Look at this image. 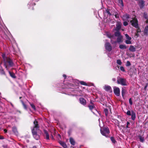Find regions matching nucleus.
Segmentation results:
<instances>
[{"label": "nucleus", "mask_w": 148, "mask_h": 148, "mask_svg": "<svg viewBox=\"0 0 148 148\" xmlns=\"http://www.w3.org/2000/svg\"><path fill=\"white\" fill-rule=\"evenodd\" d=\"M122 18L124 21H127L128 22L130 21L132 25L133 26L136 27L138 25V21L136 18H133L130 17V15L128 14H125L124 15Z\"/></svg>", "instance_id": "nucleus-1"}, {"label": "nucleus", "mask_w": 148, "mask_h": 148, "mask_svg": "<svg viewBox=\"0 0 148 148\" xmlns=\"http://www.w3.org/2000/svg\"><path fill=\"white\" fill-rule=\"evenodd\" d=\"M2 57L4 61V65L7 70H8L9 68L13 66V63L9 57L6 56L5 54H3Z\"/></svg>", "instance_id": "nucleus-2"}, {"label": "nucleus", "mask_w": 148, "mask_h": 148, "mask_svg": "<svg viewBox=\"0 0 148 148\" xmlns=\"http://www.w3.org/2000/svg\"><path fill=\"white\" fill-rule=\"evenodd\" d=\"M34 127L33 129L32 130V132L34 137L36 140H38L40 138L39 136L37 134V131L39 130V126L38 125V122L35 120L34 122Z\"/></svg>", "instance_id": "nucleus-3"}, {"label": "nucleus", "mask_w": 148, "mask_h": 148, "mask_svg": "<svg viewBox=\"0 0 148 148\" xmlns=\"http://www.w3.org/2000/svg\"><path fill=\"white\" fill-rule=\"evenodd\" d=\"M120 29V28H115L114 30L115 31L114 34L115 36L118 37L117 40V42H121L122 39V37L120 34L119 32Z\"/></svg>", "instance_id": "nucleus-4"}, {"label": "nucleus", "mask_w": 148, "mask_h": 148, "mask_svg": "<svg viewBox=\"0 0 148 148\" xmlns=\"http://www.w3.org/2000/svg\"><path fill=\"white\" fill-rule=\"evenodd\" d=\"M100 131L101 133L103 135L107 137L108 136V134L110 133V131L108 128H101Z\"/></svg>", "instance_id": "nucleus-5"}, {"label": "nucleus", "mask_w": 148, "mask_h": 148, "mask_svg": "<svg viewBox=\"0 0 148 148\" xmlns=\"http://www.w3.org/2000/svg\"><path fill=\"white\" fill-rule=\"evenodd\" d=\"M117 83L123 86L126 85V80L119 77H117Z\"/></svg>", "instance_id": "nucleus-6"}, {"label": "nucleus", "mask_w": 148, "mask_h": 148, "mask_svg": "<svg viewBox=\"0 0 148 148\" xmlns=\"http://www.w3.org/2000/svg\"><path fill=\"white\" fill-rule=\"evenodd\" d=\"M126 114L128 116H131V118L132 120H134L136 118V114L133 110H132L131 112L130 110H128L126 112Z\"/></svg>", "instance_id": "nucleus-7"}, {"label": "nucleus", "mask_w": 148, "mask_h": 148, "mask_svg": "<svg viewBox=\"0 0 148 148\" xmlns=\"http://www.w3.org/2000/svg\"><path fill=\"white\" fill-rule=\"evenodd\" d=\"M125 35L127 39V40L125 41V43L127 44H132V42L131 41V40L132 39L131 38L129 37V36L127 34H125Z\"/></svg>", "instance_id": "nucleus-8"}, {"label": "nucleus", "mask_w": 148, "mask_h": 148, "mask_svg": "<svg viewBox=\"0 0 148 148\" xmlns=\"http://www.w3.org/2000/svg\"><path fill=\"white\" fill-rule=\"evenodd\" d=\"M114 92L115 94L117 96H119L120 95V89L117 87L114 86Z\"/></svg>", "instance_id": "nucleus-9"}, {"label": "nucleus", "mask_w": 148, "mask_h": 148, "mask_svg": "<svg viewBox=\"0 0 148 148\" xmlns=\"http://www.w3.org/2000/svg\"><path fill=\"white\" fill-rule=\"evenodd\" d=\"M106 49L108 51L112 50V47L110 44L109 42H106L105 44Z\"/></svg>", "instance_id": "nucleus-10"}, {"label": "nucleus", "mask_w": 148, "mask_h": 148, "mask_svg": "<svg viewBox=\"0 0 148 148\" xmlns=\"http://www.w3.org/2000/svg\"><path fill=\"white\" fill-rule=\"evenodd\" d=\"M105 35H106L108 38L111 39V43L112 44H113L114 43L113 42H112V39H114V36L113 35H112L109 32H106L105 33Z\"/></svg>", "instance_id": "nucleus-11"}, {"label": "nucleus", "mask_w": 148, "mask_h": 148, "mask_svg": "<svg viewBox=\"0 0 148 148\" xmlns=\"http://www.w3.org/2000/svg\"><path fill=\"white\" fill-rule=\"evenodd\" d=\"M144 1L142 0H139L138 2V4L141 8H143L144 6Z\"/></svg>", "instance_id": "nucleus-12"}, {"label": "nucleus", "mask_w": 148, "mask_h": 148, "mask_svg": "<svg viewBox=\"0 0 148 148\" xmlns=\"http://www.w3.org/2000/svg\"><path fill=\"white\" fill-rule=\"evenodd\" d=\"M79 101L80 103L81 104L84 105H86V101L84 98H80L79 99Z\"/></svg>", "instance_id": "nucleus-13"}, {"label": "nucleus", "mask_w": 148, "mask_h": 148, "mask_svg": "<svg viewBox=\"0 0 148 148\" xmlns=\"http://www.w3.org/2000/svg\"><path fill=\"white\" fill-rule=\"evenodd\" d=\"M59 142L60 144L64 148H67V146L66 144L64 142L61 141H60Z\"/></svg>", "instance_id": "nucleus-14"}, {"label": "nucleus", "mask_w": 148, "mask_h": 148, "mask_svg": "<svg viewBox=\"0 0 148 148\" xmlns=\"http://www.w3.org/2000/svg\"><path fill=\"white\" fill-rule=\"evenodd\" d=\"M104 89L107 91H110L111 90V88L109 86H104Z\"/></svg>", "instance_id": "nucleus-15"}, {"label": "nucleus", "mask_w": 148, "mask_h": 148, "mask_svg": "<svg viewBox=\"0 0 148 148\" xmlns=\"http://www.w3.org/2000/svg\"><path fill=\"white\" fill-rule=\"evenodd\" d=\"M129 50L131 51L134 52L136 51V48L134 46L131 45L130 46Z\"/></svg>", "instance_id": "nucleus-16"}, {"label": "nucleus", "mask_w": 148, "mask_h": 148, "mask_svg": "<svg viewBox=\"0 0 148 148\" xmlns=\"http://www.w3.org/2000/svg\"><path fill=\"white\" fill-rule=\"evenodd\" d=\"M44 133L45 134L46 138L47 140H49V134L45 130L44 131Z\"/></svg>", "instance_id": "nucleus-17"}, {"label": "nucleus", "mask_w": 148, "mask_h": 148, "mask_svg": "<svg viewBox=\"0 0 148 148\" xmlns=\"http://www.w3.org/2000/svg\"><path fill=\"white\" fill-rule=\"evenodd\" d=\"M118 4L121 7H123V4L122 0H118Z\"/></svg>", "instance_id": "nucleus-18"}, {"label": "nucleus", "mask_w": 148, "mask_h": 148, "mask_svg": "<svg viewBox=\"0 0 148 148\" xmlns=\"http://www.w3.org/2000/svg\"><path fill=\"white\" fill-rule=\"evenodd\" d=\"M121 25L122 23L120 22H116V28H121Z\"/></svg>", "instance_id": "nucleus-19"}, {"label": "nucleus", "mask_w": 148, "mask_h": 148, "mask_svg": "<svg viewBox=\"0 0 148 148\" xmlns=\"http://www.w3.org/2000/svg\"><path fill=\"white\" fill-rule=\"evenodd\" d=\"M13 132L16 134H17L18 132L17 130V129L15 127H14L12 128Z\"/></svg>", "instance_id": "nucleus-20"}, {"label": "nucleus", "mask_w": 148, "mask_h": 148, "mask_svg": "<svg viewBox=\"0 0 148 148\" xmlns=\"http://www.w3.org/2000/svg\"><path fill=\"white\" fill-rule=\"evenodd\" d=\"M9 73L10 76L12 78H16V76L15 74L12 73L10 71H9Z\"/></svg>", "instance_id": "nucleus-21"}, {"label": "nucleus", "mask_w": 148, "mask_h": 148, "mask_svg": "<svg viewBox=\"0 0 148 148\" xmlns=\"http://www.w3.org/2000/svg\"><path fill=\"white\" fill-rule=\"evenodd\" d=\"M70 141L71 143L73 145H74L75 144V142L74 140L72 138H70Z\"/></svg>", "instance_id": "nucleus-22"}, {"label": "nucleus", "mask_w": 148, "mask_h": 148, "mask_svg": "<svg viewBox=\"0 0 148 148\" xmlns=\"http://www.w3.org/2000/svg\"><path fill=\"white\" fill-rule=\"evenodd\" d=\"M119 48L121 49H126V48L125 45H120L119 46Z\"/></svg>", "instance_id": "nucleus-23"}, {"label": "nucleus", "mask_w": 148, "mask_h": 148, "mask_svg": "<svg viewBox=\"0 0 148 148\" xmlns=\"http://www.w3.org/2000/svg\"><path fill=\"white\" fill-rule=\"evenodd\" d=\"M88 107L89 109L92 110L93 109H95V106L93 105L89 106Z\"/></svg>", "instance_id": "nucleus-24"}, {"label": "nucleus", "mask_w": 148, "mask_h": 148, "mask_svg": "<svg viewBox=\"0 0 148 148\" xmlns=\"http://www.w3.org/2000/svg\"><path fill=\"white\" fill-rule=\"evenodd\" d=\"M139 138L140 140V141L141 142H143L144 141V138L143 137H141L140 136H139Z\"/></svg>", "instance_id": "nucleus-25"}, {"label": "nucleus", "mask_w": 148, "mask_h": 148, "mask_svg": "<svg viewBox=\"0 0 148 148\" xmlns=\"http://www.w3.org/2000/svg\"><path fill=\"white\" fill-rule=\"evenodd\" d=\"M79 83L82 85H84L85 86L87 85V84L85 82H84L83 81H81L79 82Z\"/></svg>", "instance_id": "nucleus-26"}, {"label": "nucleus", "mask_w": 148, "mask_h": 148, "mask_svg": "<svg viewBox=\"0 0 148 148\" xmlns=\"http://www.w3.org/2000/svg\"><path fill=\"white\" fill-rule=\"evenodd\" d=\"M104 112L105 115L107 116L108 114V110L107 109H105L104 110Z\"/></svg>", "instance_id": "nucleus-27"}, {"label": "nucleus", "mask_w": 148, "mask_h": 148, "mask_svg": "<svg viewBox=\"0 0 148 148\" xmlns=\"http://www.w3.org/2000/svg\"><path fill=\"white\" fill-rule=\"evenodd\" d=\"M117 63L119 65H121L122 64V62L120 60H117Z\"/></svg>", "instance_id": "nucleus-28"}, {"label": "nucleus", "mask_w": 148, "mask_h": 148, "mask_svg": "<svg viewBox=\"0 0 148 148\" xmlns=\"http://www.w3.org/2000/svg\"><path fill=\"white\" fill-rule=\"evenodd\" d=\"M112 142L113 143H115L116 142V140L113 137H111L110 138Z\"/></svg>", "instance_id": "nucleus-29"}, {"label": "nucleus", "mask_w": 148, "mask_h": 148, "mask_svg": "<svg viewBox=\"0 0 148 148\" xmlns=\"http://www.w3.org/2000/svg\"><path fill=\"white\" fill-rule=\"evenodd\" d=\"M0 73L1 74H4V72L1 67L0 68Z\"/></svg>", "instance_id": "nucleus-30"}, {"label": "nucleus", "mask_w": 148, "mask_h": 148, "mask_svg": "<svg viewBox=\"0 0 148 148\" xmlns=\"http://www.w3.org/2000/svg\"><path fill=\"white\" fill-rule=\"evenodd\" d=\"M125 90H124L123 88H122V96L123 97L124 95H125Z\"/></svg>", "instance_id": "nucleus-31"}, {"label": "nucleus", "mask_w": 148, "mask_h": 148, "mask_svg": "<svg viewBox=\"0 0 148 148\" xmlns=\"http://www.w3.org/2000/svg\"><path fill=\"white\" fill-rule=\"evenodd\" d=\"M106 13H107V14L109 15H111V14L110 12L109 11V10L108 9H107L106 10Z\"/></svg>", "instance_id": "nucleus-32"}, {"label": "nucleus", "mask_w": 148, "mask_h": 148, "mask_svg": "<svg viewBox=\"0 0 148 148\" xmlns=\"http://www.w3.org/2000/svg\"><path fill=\"white\" fill-rule=\"evenodd\" d=\"M30 105L31 106L32 108H33L34 110H35V106L34 105V104H32V103H30Z\"/></svg>", "instance_id": "nucleus-33"}, {"label": "nucleus", "mask_w": 148, "mask_h": 148, "mask_svg": "<svg viewBox=\"0 0 148 148\" xmlns=\"http://www.w3.org/2000/svg\"><path fill=\"white\" fill-rule=\"evenodd\" d=\"M131 64L130 62L129 61H127L126 62V65L127 66H129Z\"/></svg>", "instance_id": "nucleus-34"}, {"label": "nucleus", "mask_w": 148, "mask_h": 148, "mask_svg": "<svg viewBox=\"0 0 148 148\" xmlns=\"http://www.w3.org/2000/svg\"><path fill=\"white\" fill-rule=\"evenodd\" d=\"M120 69L121 71H125V70L124 69V67L123 66H121L120 67Z\"/></svg>", "instance_id": "nucleus-35"}, {"label": "nucleus", "mask_w": 148, "mask_h": 148, "mask_svg": "<svg viewBox=\"0 0 148 148\" xmlns=\"http://www.w3.org/2000/svg\"><path fill=\"white\" fill-rule=\"evenodd\" d=\"M129 103L130 105H132V100L131 98H130L129 99Z\"/></svg>", "instance_id": "nucleus-36"}, {"label": "nucleus", "mask_w": 148, "mask_h": 148, "mask_svg": "<svg viewBox=\"0 0 148 148\" xmlns=\"http://www.w3.org/2000/svg\"><path fill=\"white\" fill-rule=\"evenodd\" d=\"M125 21L123 23V25L125 26H126L128 25V23L127 22L124 21Z\"/></svg>", "instance_id": "nucleus-37"}, {"label": "nucleus", "mask_w": 148, "mask_h": 148, "mask_svg": "<svg viewBox=\"0 0 148 148\" xmlns=\"http://www.w3.org/2000/svg\"><path fill=\"white\" fill-rule=\"evenodd\" d=\"M148 31V28H145L144 30V32L145 33H146V32Z\"/></svg>", "instance_id": "nucleus-38"}, {"label": "nucleus", "mask_w": 148, "mask_h": 148, "mask_svg": "<svg viewBox=\"0 0 148 148\" xmlns=\"http://www.w3.org/2000/svg\"><path fill=\"white\" fill-rule=\"evenodd\" d=\"M23 105L24 108L25 109H26L27 107H26V105L23 102Z\"/></svg>", "instance_id": "nucleus-39"}, {"label": "nucleus", "mask_w": 148, "mask_h": 148, "mask_svg": "<svg viewBox=\"0 0 148 148\" xmlns=\"http://www.w3.org/2000/svg\"><path fill=\"white\" fill-rule=\"evenodd\" d=\"M147 86H148V84H146V85L144 87V89L145 90H146V88H147Z\"/></svg>", "instance_id": "nucleus-40"}, {"label": "nucleus", "mask_w": 148, "mask_h": 148, "mask_svg": "<svg viewBox=\"0 0 148 148\" xmlns=\"http://www.w3.org/2000/svg\"><path fill=\"white\" fill-rule=\"evenodd\" d=\"M63 77H64V79H65L66 77V75L64 74L63 75Z\"/></svg>", "instance_id": "nucleus-41"}, {"label": "nucleus", "mask_w": 148, "mask_h": 148, "mask_svg": "<svg viewBox=\"0 0 148 148\" xmlns=\"http://www.w3.org/2000/svg\"><path fill=\"white\" fill-rule=\"evenodd\" d=\"M51 139H54L52 135H51Z\"/></svg>", "instance_id": "nucleus-42"}, {"label": "nucleus", "mask_w": 148, "mask_h": 148, "mask_svg": "<svg viewBox=\"0 0 148 148\" xmlns=\"http://www.w3.org/2000/svg\"><path fill=\"white\" fill-rule=\"evenodd\" d=\"M112 80L113 81H115L116 80V79L115 78H113L112 79Z\"/></svg>", "instance_id": "nucleus-43"}, {"label": "nucleus", "mask_w": 148, "mask_h": 148, "mask_svg": "<svg viewBox=\"0 0 148 148\" xmlns=\"http://www.w3.org/2000/svg\"><path fill=\"white\" fill-rule=\"evenodd\" d=\"M130 124V123L128 122H127V127H128V125L129 124Z\"/></svg>", "instance_id": "nucleus-44"}, {"label": "nucleus", "mask_w": 148, "mask_h": 148, "mask_svg": "<svg viewBox=\"0 0 148 148\" xmlns=\"http://www.w3.org/2000/svg\"><path fill=\"white\" fill-rule=\"evenodd\" d=\"M4 131L5 132H7V130L6 129H5L4 130Z\"/></svg>", "instance_id": "nucleus-45"}, {"label": "nucleus", "mask_w": 148, "mask_h": 148, "mask_svg": "<svg viewBox=\"0 0 148 148\" xmlns=\"http://www.w3.org/2000/svg\"><path fill=\"white\" fill-rule=\"evenodd\" d=\"M145 13H144V15H145ZM144 17L145 18H147V16H144Z\"/></svg>", "instance_id": "nucleus-46"}, {"label": "nucleus", "mask_w": 148, "mask_h": 148, "mask_svg": "<svg viewBox=\"0 0 148 148\" xmlns=\"http://www.w3.org/2000/svg\"><path fill=\"white\" fill-rule=\"evenodd\" d=\"M140 30V28H138L137 31H138V32H139Z\"/></svg>", "instance_id": "nucleus-47"}, {"label": "nucleus", "mask_w": 148, "mask_h": 148, "mask_svg": "<svg viewBox=\"0 0 148 148\" xmlns=\"http://www.w3.org/2000/svg\"><path fill=\"white\" fill-rule=\"evenodd\" d=\"M33 148H36L35 147H34Z\"/></svg>", "instance_id": "nucleus-48"}, {"label": "nucleus", "mask_w": 148, "mask_h": 148, "mask_svg": "<svg viewBox=\"0 0 148 148\" xmlns=\"http://www.w3.org/2000/svg\"><path fill=\"white\" fill-rule=\"evenodd\" d=\"M147 22V23H148V20L147 21V22Z\"/></svg>", "instance_id": "nucleus-49"}, {"label": "nucleus", "mask_w": 148, "mask_h": 148, "mask_svg": "<svg viewBox=\"0 0 148 148\" xmlns=\"http://www.w3.org/2000/svg\"><path fill=\"white\" fill-rule=\"evenodd\" d=\"M90 103H92V101H90Z\"/></svg>", "instance_id": "nucleus-50"}, {"label": "nucleus", "mask_w": 148, "mask_h": 148, "mask_svg": "<svg viewBox=\"0 0 148 148\" xmlns=\"http://www.w3.org/2000/svg\"><path fill=\"white\" fill-rule=\"evenodd\" d=\"M116 41H115L114 42V43H116Z\"/></svg>", "instance_id": "nucleus-51"}, {"label": "nucleus", "mask_w": 148, "mask_h": 148, "mask_svg": "<svg viewBox=\"0 0 148 148\" xmlns=\"http://www.w3.org/2000/svg\"><path fill=\"white\" fill-rule=\"evenodd\" d=\"M59 136L60 137V135H59Z\"/></svg>", "instance_id": "nucleus-52"}, {"label": "nucleus", "mask_w": 148, "mask_h": 148, "mask_svg": "<svg viewBox=\"0 0 148 148\" xmlns=\"http://www.w3.org/2000/svg\"><path fill=\"white\" fill-rule=\"evenodd\" d=\"M21 98V97H20V99Z\"/></svg>", "instance_id": "nucleus-53"}, {"label": "nucleus", "mask_w": 148, "mask_h": 148, "mask_svg": "<svg viewBox=\"0 0 148 148\" xmlns=\"http://www.w3.org/2000/svg\"><path fill=\"white\" fill-rule=\"evenodd\" d=\"M7 30H8V28H6Z\"/></svg>", "instance_id": "nucleus-54"}, {"label": "nucleus", "mask_w": 148, "mask_h": 148, "mask_svg": "<svg viewBox=\"0 0 148 148\" xmlns=\"http://www.w3.org/2000/svg\"><path fill=\"white\" fill-rule=\"evenodd\" d=\"M147 137H148V134L147 135Z\"/></svg>", "instance_id": "nucleus-55"}]
</instances>
